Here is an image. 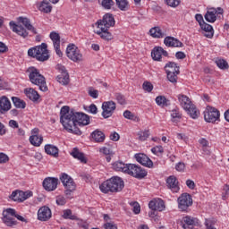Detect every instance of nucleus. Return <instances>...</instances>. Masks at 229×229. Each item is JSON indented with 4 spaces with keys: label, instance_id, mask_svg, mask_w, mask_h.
Wrapping results in <instances>:
<instances>
[{
    "label": "nucleus",
    "instance_id": "nucleus-1",
    "mask_svg": "<svg viewBox=\"0 0 229 229\" xmlns=\"http://www.w3.org/2000/svg\"><path fill=\"white\" fill-rule=\"evenodd\" d=\"M60 123L69 133L81 135V131L78 126H89L90 116L85 113L71 110L68 106H64L60 110Z\"/></svg>",
    "mask_w": 229,
    "mask_h": 229
},
{
    "label": "nucleus",
    "instance_id": "nucleus-2",
    "mask_svg": "<svg viewBox=\"0 0 229 229\" xmlns=\"http://www.w3.org/2000/svg\"><path fill=\"white\" fill-rule=\"evenodd\" d=\"M99 189L104 194L121 192L124 189V181L121 177L114 176L101 183Z\"/></svg>",
    "mask_w": 229,
    "mask_h": 229
},
{
    "label": "nucleus",
    "instance_id": "nucleus-3",
    "mask_svg": "<svg viewBox=\"0 0 229 229\" xmlns=\"http://www.w3.org/2000/svg\"><path fill=\"white\" fill-rule=\"evenodd\" d=\"M27 72L29 73L30 81L33 83V85L39 87L41 92H47L48 88L46 83V77L40 74V72L37 68L30 67L28 68Z\"/></svg>",
    "mask_w": 229,
    "mask_h": 229
},
{
    "label": "nucleus",
    "instance_id": "nucleus-4",
    "mask_svg": "<svg viewBox=\"0 0 229 229\" xmlns=\"http://www.w3.org/2000/svg\"><path fill=\"white\" fill-rule=\"evenodd\" d=\"M28 55L31 58H36L38 62H47L49 60V50L47 44L42 43L40 46H36L28 50Z\"/></svg>",
    "mask_w": 229,
    "mask_h": 229
},
{
    "label": "nucleus",
    "instance_id": "nucleus-5",
    "mask_svg": "<svg viewBox=\"0 0 229 229\" xmlns=\"http://www.w3.org/2000/svg\"><path fill=\"white\" fill-rule=\"evenodd\" d=\"M178 101L181 106L190 114L191 119H198L199 117V110L192 104L191 98L185 95H178Z\"/></svg>",
    "mask_w": 229,
    "mask_h": 229
},
{
    "label": "nucleus",
    "instance_id": "nucleus-6",
    "mask_svg": "<svg viewBox=\"0 0 229 229\" xmlns=\"http://www.w3.org/2000/svg\"><path fill=\"white\" fill-rule=\"evenodd\" d=\"M165 71L166 72V78L171 83H176L178 81V74H180V66L174 62H168L165 65Z\"/></svg>",
    "mask_w": 229,
    "mask_h": 229
},
{
    "label": "nucleus",
    "instance_id": "nucleus-7",
    "mask_svg": "<svg viewBox=\"0 0 229 229\" xmlns=\"http://www.w3.org/2000/svg\"><path fill=\"white\" fill-rule=\"evenodd\" d=\"M126 174L133 176V178H137L138 180H142V178L148 176V172L138 165L128 164Z\"/></svg>",
    "mask_w": 229,
    "mask_h": 229
},
{
    "label": "nucleus",
    "instance_id": "nucleus-8",
    "mask_svg": "<svg viewBox=\"0 0 229 229\" xmlns=\"http://www.w3.org/2000/svg\"><path fill=\"white\" fill-rule=\"evenodd\" d=\"M96 26L98 30H103V28L110 30V28H114L115 26V18H114V14L106 13L101 20H98L96 22Z\"/></svg>",
    "mask_w": 229,
    "mask_h": 229
},
{
    "label": "nucleus",
    "instance_id": "nucleus-9",
    "mask_svg": "<svg viewBox=\"0 0 229 229\" xmlns=\"http://www.w3.org/2000/svg\"><path fill=\"white\" fill-rule=\"evenodd\" d=\"M2 221L5 226H16L17 220L15 218L12 217L11 216H15V209L13 208H6L2 213Z\"/></svg>",
    "mask_w": 229,
    "mask_h": 229
},
{
    "label": "nucleus",
    "instance_id": "nucleus-10",
    "mask_svg": "<svg viewBox=\"0 0 229 229\" xmlns=\"http://www.w3.org/2000/svg\"><path fill=\"white\" fill-rule=\"evenodd\" d=\"M219 117H221V114L217 108L210 106H207L204 111V119L206 123H216V121H219Z\"/></svg>",
    "mask_w": 229,
    "mask_h": 229
},
{
    "label": "nucleus",
    "instance_id": "nucleus-11",
    "mask_svg": "<svg viewBox=\"0 0 229 229\" xmlns=\"http://www.w3.org/2000/svg\"><path fill=\"white\" fill-rule=\"evenodd\" d=\"M66 55L72 62H81L83 55L74 44L69 45L66 48Z\"/></svg>",
    "mask_w": 229,
    "mask_h": 229
},
{
    "label": "nucleus",
    "instance_id": "nucleus-12",
    "mask_svg": "<svg viewBox=\"0 0 229 229\" xmlns=\"http://www.w3.org/2000/svg\"><path fill=\"white\" fill-rule=\"evenodd\" d=\"M60 180L66 189V196H70L71 192L76 191V183H74V181L67 174H63Z\"/></svg>",
    "mask_w": 229,
    "mask_h": 229
},
{
    "label": "nucleus",
    "instance_id": "nucleus-13",
    "mask_svg": "<svg viewBox=\"0 0 229 229\" xmlns=\"http://www.w3.org/2000/svg\"><path fill=\"white\" fill-rule=\"evenodd\" d=\"M180 210L185 212L189 207L192 206V197L189 193H182L177 199Z\"/></svg>",
    "mask_w": 229,
    "mask_h": 229
},
{
    "label": "nucleus",
    "instance_id": "nucleus-14",
    "mask_svg": "<svg viewBox=\"0 0 229 229\" xmlns=\"http://www.w3.org/2000/svg\"><path fill=\"white\" fill-rule=\"evenodd\" d=\"M115 102L114 101H107L103 102L102 104V117L104 119H108V117H112L114 115V112H115Z\"/></svg>",
    "mask_w": 229,
    "mask_h": 229
},
{
    "label": "nucleus",
    "instance_id": "nucleus-15",
    "mask_svg": "<svg viewBox=\"0 0 229 229\" xmlns=\"http://www.w3.org/2000/svg\"><path fill=\"white\" fill-rule=\"evenodd\" d=\"M33 196L32 191H14L12 192L10 199H13V201H26L28 198H31Z\"/></svg>",
    "mask_w": 229,
    "mask_h": 229
},
{
    "label": "nucleus",
    "instance_id": "nucleus-16",
    "mask_svg": "<svg viewBox=\"0 0 229 229\" xmlns=\"http://www.w3.org/2000/svg\"><path fill=\"white\" fill-rule=\"evenodd\" d=\"M43 187L45 191H55L56 187H58V179L55 177H47L43 181Z\"/></svg>",
    "mask_w": 229,
    "mask_h": 229
},
{
    "label": "nucleus",
    "instance_id": "nucleus-17",
    "mask_svg": "<svg viewBox=\"0 0 229 229\" xmlns=\"http://www.w3.org/2000/svg\"><path fill=\"white\" fill-rule=\"evenodd\" d=\"M134 158L137 162H139V164H141V165H144L145 167H153V161H151V159L146 154H135Z\"/></svg>",
    "mask_w": 229,
    "mask_h": 229
},
{
    "label": "nucleus",
    "instance_id": "nucleus-18",
    "mask_svg": "<svg viewBox=\"0 0 229 229\" xmlns=\"http://www.w3.org/2000/svg\"><path fill=\"white\" fill-rule=\"evenodd\" d=\"M9 25L11 26L12 30L14 33H17L20 37H22V38H26L28 37V30H26L22 25H19L15 23V21H10Z\"/></svg>",
    "mask_w": 229,
    "mask_h": 229
},
{
    "label": "nucleus",
    "instance_id": "nucleus-19",
    "mask_svg": "<svg viewBox=\"0 0 229 229\" xmlns=\"http://www.w3.org/2000/svg\"><path fill=\"white\" fill-rule=\"evenodd\" d=\"M51 216V209L47 206L40 208L38 211V219L39 221H49Z\"/></svg>",
    "mask_w": 229,
    "mask_h": 229
},
{
    "label": "nucleus",
    "instance_id": "nucleus-20",
    "mask_svg": "<svg viewBox=\"0 0 229 229\" xmlns=\"http://www.w3.org/2000/svg\"><path fill=\"white\" fill-rule=\"evenodd\" d=\"M164 44L166 47H183V43L179 41L178 38L167 36L164 39Z\"/></svg>",
    "mask_w": 229,
    "mask_h": 229
},
{
    "label": "nucleus",
    "instance_id": "nucleus-21",
    "mask_svg": "<svg viewBox=\"0 0 229 229\" xmlns=\"http://www.w3.org/2000/svg\"><path fill=\"white\" fill-rule=\"evenodd\" d=\"M148 208L150 210L162 212L163 210H165V204L164 203V200L162 199H154L149 201L148 203Z\"/></svg>",
    "mask_w": 229,
    "mask_h": 229
},
{
    "label": "nucleus",
    "instance_id": "nucleus-22",
    "mask_svg": "<svg viewBox=\"0 0 229 229\" xmlns=\"http://www.w3.org/2000/svg\"><path fill=\"white\" fill-rule=\"evenodd\" d=\"M60 74L57 76V81L62 85H69V73L65 70V66L59 67Z\"/></svg>",
    "mask_w": 229,
    "mask_h": 229
},
{
    "label": "nucleus",
    "instance_id": "nucleus-23",
    "mask_svg": "<svg viewBox=\"0 0 229 229\" xmlns=\"http://www.w3.org/2000/svg\"><path fill=\"white\" fill-rule=\"evenodd\" d=\"M166 185L172 192H178L180 191V186L178 185V180L174 175H171L166 179Z\"/></svg>",
    "mask_w": 229,
    "mask_h": 229
},
{
    "label": "nucleus",
    "instance_id": "nucleus-24",
    "mask_svg": "<svg viewBox=\"0 0 229 229\" xmlns=\"http://www.w3.org/2000/svg\"><path fill=\"white\" fill-rule=\"evenodd\" d=\"M18 21L19 22H21V24H23L26 30L33 33V35L38 34V32L37 31V29L33 27V25H31V21H30V19L24 18V17H19Z\"/></svg>",
    "mask_w": 229,
    "mask_h": 229
},
{
    "label": "nucleus",
    "instance_id": "nucleus-25",
    "mask_svg": "<svg viewBox=\"0 0 229 229\" xmlns=\"http://www.w3.org/2000/svg\"><path fill=\"white\" fill-rule=\"evenodd\" d=\"M18 21L19 22H21V24H23L26 30L33 33V35L38 34V32L37 31V29L33 27V25H31V21H30V19L24 18V17H19Z\"/></svg>",
    "mask_w": 229,
    "mask_h": 229
},
{
    "label": "nucleus",
    "instance_id": "nucleus-26",
    "mask_svg": "<svg viewBox=\"0 0 229 229\" xmlns=\"http://www.w3.org/2000/svg\"><path fill=\"white\" fill-rule=\"evenodd\" d=\"M97 35H99L102 40H106L107 42L114 39V35L112 32L108 31V29H98V30L95 31Z\"/></svg>",
    "mask_w": 229,
    "mask_h": 229
},
{
    "label": "nucleus",
    "instance_id": "nucleus-27",
    "mask_svg": "<svg viewBox=\"0 0 229 229\" xmlns=\"http://www.w3.org/2000/svg\"><path fill=\"white\" fill-rule=\"evenodd\" d=\"M24 94L30 99V101H38L40 95L37 90H34L32 88H27L24 89Z\"/></svg>",
    "mask_w": 229,
    "mask_h": 229
},
{
    "label": "nucleus",
    "instance_id": "nucleus-28",
    "mask_svg": "<svg viewBox=\"0 0 229 229\" xmlns=\"http://www.w3.org/2000/svg\"><path fill=\"white\" fill-rule=\"evenodd\" d=\"M12 108V103L10 99L6 98V96H3L0 98V112H8Z\"/></svg>",
    "mask_w": 229,
    "mask_h": 229
},
{
    "label": "nucleus",
    "instance_id": "nucleus-29",
    "mask_svg": "<svg viewBox=\"0 0 229 229\" xmlns=\"http://www.w3.org/2000/svg\"><path fill=\"white\" fill-rule=\"evenodd\" d=\"M90 137L94 142L101 143L105 142L106 136L103 131L99 130H95L91 134Z\"/></svg>",
    "mask_w": 229,
    "mask_h": 229
},
{
    "label": "nucleus",
    "instance_id": "nucleus-30",
    "mask_svg": "<svg viewBox=\"0 0 229 229\" xmlns=\"http://www.w3.org/2000/svg\"><path fill=\"white\" fill-rule=\"evenodd\" d=\"M216 15L217 10H216V8H211L204 15V19L207 21V22H214L215 21H217Z\"/></svg>",
    "mask_w": 229,
    "mask_h": 229
},
{
    "label": "nucleus",
    "instance_id": "nucleus-31",
    "mask_svg": "<svg viewBox=\"0 0 229 229\" xmlns=\"http://www.w3.org/2000/svg\"><path fill=\"white\" fill-rule=\"evenodd\" d=\"M72 157L73 158H76L77 160H80L81 164H87V158L85 157V154L83 152H81L78 148H74L71 152Z\"/></svg>",
    "mask_w": 229,
    "mask_h": 229
},
{
    "label": "nucleus",
    "instance_id": "nucleus-32",
    "mask_svg": "<svg viewBox=\"0 0 229 229\" xmlns=\"http://www.w3.org/2000/svg\"><path fill=\"white\" fill-rule=\"evenodd\" d=\"M200 28L205 31L204 36H206L207 38H212V37H214V28L212 25L203 22L202 25H200Z\"/></svg>",
    "mask_w": 229,
    "mask_h": 229
},
{
    "label": "nucleus",
    "instance_id": "nucleus-33",
    "mask_svg": "<svg viewBox=\"0 0 229 229\" xmlns=\"http://www.w3.org/2000/svg\"><path fill=\"white\" fill-rule=\"evenodd\" d=\"M113 169L126 174L128 172V164H124L122 161H116L113 164Z\"/></svg>",
    "mask_w": 229,
    "mask_h": 229
},
{
    "label": "nucleus",
    "instance_id": "nucleus-34",
    "mask_svg": "<svg viewBox=\"0 0 229 229\" xmlns=\"http://www.w3.org/2000/svg\"><path fill=\"white\" fill-rule=\"evenodd\" d=\"M149 34L153 37V38H164L165 37V33L162 31L160 27H153L149 30Z\"/></svg>",
    "mask_w": 229,
    "mask_h": 229
},
{
    "label": "nucleus",
    "instance_id": "nucleus-35",
    "mask_svg": "<svg viewBox=\"0 0 229 229\" xmlns=\"http://www.w3.org/2000/svg\"><path fill=\"white\" fill-rule=\"evenodd\" d=\"M58 148L56 146L48 144L45 146V152L47 155H50L51 157H55V158H57L58 157Z\"/></svg>",
    "mask_w": 229,
    "mask_h": 229
},
{
    "label": "nucleus",
    "instance_id": "nucleus-36",
    "mask_svg": "<svg viewBox=\"0 0 229 229\" xmlns=\"http://www.w3.org/2000/svg\"><path fill=\"white\" fill-rule=\"evenodd\" d=\"M151 56L156 62L162 60V47H156L151 52Z\"/></svg>",
    "mask_w": 229,
    "mask_h": 229
},
{
    "label": "nucleus",
    "instance_id": "nucleus-37",
    "mask_svg": "<svg viewBox=\"0 0 229 229\" xmlns=\"http://www.w3.org/2000/svg\"><path fill=\"white\" fill-rule=\"evenodd\" d=\"M39 10L44 13H51L53 6H51V4H49V3L47 0H43L39 5Z\"/></svg>",
    "mask_w": 229,
    "mask_h": 229
},
{
    "label": "nucleus",
    "instance_id": "nucleus-38",
    "mask_svg": "<svg viewBox=\"0 0 229 229\" xmlns=\"http://www.w3.org/2000/svg\"><path fill=\"white\" fill-rule=\"evenodd\" d=\"M43 140H44V138H42V136L31 135L30 137V144H32V146L38 147L40 146V144H42Z\"/></svg>",
    "mask_w": 229,
    "mask_h": 229
},
{
    "label": "nucleus",
    "instance_id": "nucleus-39",
    "mask_svg": "<svg viewBox=\"0 0 229 229\" xmlns=\"http://www.w3.org/2000/svg\"><path fill=\"white\" fill-rule=\"evenodd\" d=\"M183 221L188 226H196V225H199V220L192 216H185Z\"/></svg>",
    "mask_w": 229,
    "mask_h": 229
},
{
    "label": "nucleus",
    "instance_id": "nucleus-40",
    "mask_svg": "<svg viewBox=\"0 0 229 229\" xmlns=\"http://www.w3.org/2000/svg\"><path fill=\"white\" fill-rule=\"evenodd\" d=\"M64 219H71L72 221H78V216L76 215H72V211L71 209H65L63 211Z\"/></svg>",
    "mask_w": 229,
    "mask_h": 229
},
{
    "label": "nucleus",
    "instance_id": "nucleus-41",
    "mask_svg": "<svg viewBox=\"0 0 229 229\" xmlns=\"http://www.w3.org/2000/svg\"><path fill=\"white\" fill-rule=\"evenodd\" d=\"M171 117L173 123H180V119H182V113H180V109L175 108L172 110Z\"/></svg>",
    "mask_w": 229,
    "mask_h": 229
},
{
    "label": "nucleus",
    "instance_id": "nucleus-42",
    "mask_svg": "<svg viewBox=\"0 0 229 229\" xmlns=\"http://www.w3.org/2000/svg\"><path fill=\"white\" fill-rule=\"evenodd\" d=\"M12 101L16 108H26V102L24 100L17 97H13Z\"/></svg>",
    "mask_w": 229,
    "mask_h": 229
},
{
    "label": "nucleus",
    "instance_id": "nucleus-43",
    "mask_svg": "<svg viewBox=\"0 0 229 229\" xmlns=\"http://www.w3.org/2000/svg\"><path fill=\"white\" fill-rule=\"evenodd\" d=\"M115 2L119 10H121L122 12H126V10H128V0H115Z\"/></svg>",
    "mask_w": 229,
    "mask_h": 229
},
{
    "label": "nucleus",
    "instance_id": "nucleus-44",
    "mask_svg": "<svg viewBox=\"0 0 229 229\" xmlns=\"http://www.w3.org/2000/svg\"><path fill=\"white\" fill-rule=\"evenodd\" d=\"M156 103L158 106H167V105H169V100L164 96H158L156 98Z\"/></svg>",
    "mask_w": 229,
    "mask_h": 229
},
{
    "label": "nucleus",
    "instance_id": "nucleus-45",
    "mask_svg": "<svg viewBox=\"0 0 229 229\" xmlns=\"http://www.w3.org/2000/svg\"><path fill=\"white\" fill-rule=\"evenodd\" d=\"M114 4H115L114 0H101V6L105 8V10H112Z\"/></svg>",
    "mask_w": 229,
    "mask_h": 229
},
{
    "label": "nucleus",
    "instance_id": "nucleus-46",
    "mask_svg": "<svg viewBox=\"0 0 229 229\" xmlns=\"http://www.w3.org/2000/svg\"><path fill=\"white\" fill-rule=\"evenodd\" d=\"M50 38L53 41L54 46H60V34L56 32H51Z\"/></svg>",
    "mask_w": 229,
    "mask_h": 229
},
{
    "label": "nucleus",
    "instance_id": "nucleus-47",
    "mask_svg": "<svg viewBox=\"0 0 229 229\" xmlns=\"http://www.w3.org/2000/svg\"><path fill=\"white\" fill-rule=\"evenodd\" d=\"M216 64L219 69L226 70L228 69V62H226L225 59H218L216 61Z\"/></svg>",
    "mask_w": 229,
    "mask_h": 229
},
{
    "label": "nucleus",
    "instance_id": "nucleus-48",
    "mask_svg": "<svg viewBox=\"0 0 229 229\" xmlns=\"http://www.w3.org/2000/svg\"><path fill=\"white\" fill-rule=\"evenodd\" d=\"M88 94L90 98H93V99H98V98H99V91H98V89H94L92 87L89 88Z\"/></svg>",
    "mask_w": 229,
    "mask_h": 229
},
{
    "label": "nucleus",
    "instance_id": "nucleus-49",
    "mask_svg": "<svg viewBox=\"0 0 229 229\" xmlns=\"http://www.w3.org/2000/svg\"><path fill=\"white\" fill-rule=\"evenodd\" d=\"M114 98L119 105H124L126 103V98L121 93H115Z\"/></svg>",
    "mask_w": 229,
    "mask_h": 229
},
{
    "label": "nucleus",
    "instance_id": "nucleus-50",
    "mask_svg": "<svg viewBox=\"0 0 229 229\" xmlns=\"http://www.w3.org/2000/svg\"><path fill=\"white\" fill-rule=\"evenodd\" d=\"M151 151L154 155L160 157V155H162V153H164V148L162 146H156L151 148Z\"/></svg>",
    "mask_w": 229,
    "mask_h": 229
},
{
    "label": "nucleus",
    "instance_id": "nucleus-51",
    "mask_svg": "<svg viewBox=\"0 0 229 229\" xmlns=\"http://www.w3.org/2000/svg\"><path fill=\"white\" fill-rule=\"evenodd\" d=\"M168 6L172 8H176L180 5L181 0H165Z\"/></svg>",
    "mask_w": 229,
    "mask_h": 229
},
{
    "label": "nucleus",
    "instance_id": "nucleus-52",
    "mask_svg": "<svg viewBox=\"0 0 229 229\" xmlns=\"http://www.w3.org/2000/svg\"><path fill=\"white\" fill-rule=\"evenodd\" d=\"M216 223H217V220H216L215 218H206L205 219L206 228H210V227L214 226V225H216Z\"/></svg>",
    "mask_w": 229,
    "mask_h": 229
},
{
    "label": "nucleus",
    "instance_id": "nucleus-53",
    "mask_svg": "<svg viewBox=\"0 0 229 229\" xmlns=\"http://www.w3.org/2000/svg\"><path fill=\"white\" fill-rule=\"evenodd\" d=\"M130 205L132 207L134 214H140V205L139 202H131Z\"/></svg>",
    "mask_w": 229,
    "mask_h": 229
},
{
    "label": "nucleus",
    "instance_id": "nucleus-54",
    "mask_svg": "<svg viewBox=\"0 0 229 229\" xmlns=\"http://www.w3.org/2000/svg\"><path fill=\"white\" fill-rule=\"evenodd\" d=\"M140 140H146L149 137V131H141L138 133Z\"/></svg>",
    "mask_w": 229,
    "mask_h": 229
},
{
    "label": "nucleus",
    "instance_id": "nucleus-55",
    "mask_svg": "<svg viewBox=\"0 0 229 229\" xmlns=\"http://www.w3.org/2000/svg\"><path fill=\"white\" fill-rule=\"evenodd\" d=\"M143 90H146V92H151L153 90V84L149 81H145L142 85Z\"/></svg>",
    "mask_w": 229,
    "mask_h": 229
},
{
    "label": "nucleus",
    "instance_id": "nucleus-56",
    "mask_svg": "<svg viewBox=\"0 0 229 229\" xmlns=\"http://www.w3.org/2000/svg\"><path fill=\"white\" fill-rule=\"evenodd\" d=\"M103 226L105 229H117V225L114 222H106Z\"/></svg>",
    "mask_w": 229,
    "mask_h": 229
},
{
    "label": "nucleus",
    "instance_id": "nucleus-57",
    "mask_svg": "<svg viewBox=\"0 0 229 229\" xmlns=\"http://www.w3.org/2000/svg\"><path fill=\"white\" fill-rule=\"evenodd\" d=\"M123 117H125V119H129L130 121H133L135 115L132 114L131 111L126 110L123 112Z\"/></svg>",
    "mask_w": 229,
    "mask_h": 229
},
{
    "label": "nucleus",
    "instance_id": "nucleus-58",
    "mask_svg": "<svg viewBox=\"0 0 229 229\" xmlns=\"http://www.w3.org/2000/svg\"><path fill=\"white\" fill-rule=\"evenodd\" d=\"M175 169H176V171H179L180 173H183V171H185V163H183V162H179V163L175 165Z\"/></svg>",
    "mask_w": 229,
    "mask_h": 229
},
{
    "label": "nucleus",
    "instance_id": "nucleus-59",
    "mask_svg": "<svg viewBox=\"0 0 229 229\" xmlns=\"http://www.w3.org/2000/svg\"><path fill=\"white\" fill-rule=\"evenodd\" d=\"M88 112H89V114H93V115H96V114H98V106L95 104H91L89 106Z\"/></svg>",
    "mask_w": 229,
    "mask_h": 229
},
{
    "label": "nucleus",
    "instance_id": "nucleus-60",
    "mask_svg": "<svg viewBox=\"0 0 229 229\" xmlns=\"http://www.w3.org/2000/svg\"><path fill=\"white\" fill-rule=\"evenodd\" d=\"M10 160V157H8V155L4 153H0V164H6Z\"/></svg>",
    "mask_w": 229,
    "mask_h": 229
},
{
    "label": "nucleus",
    "instance_id": "nucleus-61",
    "mask_svg": "<svg viewBox=\"0 0 229 229\" xmlns=\"http://www.w3.org/2000/svg\"><path fill=\"white\" fill-rule=\"evenodd\" d=\"M65 203H67V200H65V197H64V196L56 197V204L57 205L64 206V205H65Z\"/></svg>",
    "mask_w": 229,
    "mask_h": 229
},
{
    "label": "nucleus",
    "instance_id": "nucleus-62",
    "mask_svg": "<svg viewBox=\"0 0 229 229\" xmlns=\"http://www.w3.org/2000/svg\"><path fill=\"white\" fill-rule=\"evenodd\" d=\"M119 139H121V136H119V133L114 131L110 134V140H114V142H117Z\"/></svg>",
    "mask_w": 229,
    "mask_h": 229
},
{
    "label": "nucleus",
    "instance_id": "nucleus-63",
    "mask_svg": "<svg viewBox=\"0 0 229 229\" xmlns=\"http://www.w3.org/2000/svg\"><path fill=\"white\" fill-rule=\"evenodd\" d=\"M100 153H103L104 155H112V150L106 147H103L100 148Z\"/></svg>",
    "mask_w": 229,
    "mask_h": 229
},
{
    "label": "nucleus",
    "instance_id": "nucleus-64",
    "mask_svg": "<svg viewBox=\"0 0 229 229\" xmlns=\"http://www.w3.org/2000/svg\"><path fill=\"white\" fill-rule=\"evenodd\" d=\"M195 19L197 22H199V26L203 25V22H205V21L203 20V15L201 14H196Z\"/></svg>",
    "mask_w": 229,
    "mask_h": 229
}]
</instances>
